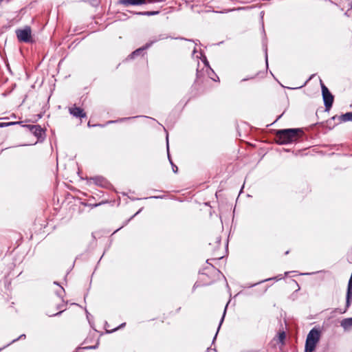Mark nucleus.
I'll use <instances>...</instances> for the list:
<instances>
[{
    "label": "nucleus",
    "instance_id": "obj_1",
    "mask_svg": "<svg viewBox=\"0 0 352 352\" xmlns=\"http://www.w3.org/2000/svg\"><path fill=\"white\" fill-rule=\"evenodd\" d=\"M302 133L300 129H286L275 132V141L278 144H288L296 141Z\"/></svg>",
    "mask_w": 352,
    "mask_h": 352
},
{
    "label": "nucleus",
    "instance_id": "obj_2",
    "mask_svg": "<svg viewBox=\"0 0 352 352\" xmlns=\"http://www.w3.org/2000/svg\"><path fill=\"white\" fill-rule=\"evenodd\" d=\"M320 332L316 328H313L308 333L305 342V352H313L317 343L320 340Z\"/></svg>",
    "mask_w": 352,
    "mask_h": 352
},
{
    "label": "nucleus",
    "instance_id": "obj_3",
    "mask_svg": "<svg viewBox=\"0 0 352 352\" xmlns=\"http://www.w3.org/2000/svg\"><path fill=\"white\" fill-rule=\"evenodd\" d=\"M320 85L322 89V95L324 101L325 110L329 111L331 108L334 100V97L330 92L329 89L324 85L322 81L320 80Z\"/></svg>",
    "mask_w": 352,
    "mask_h": 352
},
{
    "label": "nucleus",
    "instance_id": "obj_4",
    "mask_svg": "<svg viewBox=\"0 0 352 352\" xmlns=\"http://www.w3.org/2000/svg\"><path fill=\"white\" fill-rule=\"evenodd\" d=\"M167 38H168V36H166L163 34H160L157 36H155L152 40H151L149 42L146 43L143 47H140L139 49L133 52L129 56L130 58H133L135 56L140 55V54L142 52H144L145 50L149 48L155 43H156L159 41H161V40H164Z\"/></svg>",
    "mask_w": 352,
    "mask_h": 352
},
{
    "label": "nucleus",
    "instance_id": "obj_5",
    "mask_svg": "<svg viewBox=\"0 0 352 352\" xmlns=\"http://www.w3.org/2000/svg\"><path fill=\"white\" fill-rule=\"evenodd\" d=\"M16 35L20 42L29 43L31 41V28L25 26L23 29L16 30Z\"/></svg>",
    "mask_w": 352,
    "mask_h": 352
},
{
    "label": "nucleus",
    "instance_id": "obj_6",
    "mask_svg": "<svg viewBox=\"0 0 352 352\" xmlns=\"http://www.w3.org/2000/svg\"><path fill=\"white\" fill-rule=\"evenodd\" d=\"M32 134H34L38 139L43 138L45 132L40 125L27 124L24 125Z\"/></svg>",
    "mask_w": 352,
    "mask_h": 352
},
{
    "label": "nucleus",
    "instance_id": "obj_7",
    "mask_svg": "<svg viewBox=\"0 0 352 352\" xmlns=\"http://www.w3.org/2000/svg\"><path fill=\"white\" fill-rule=\"evenodd\" d=\"M69 111L71 115L76 118H82L86 117V113L84 112L83 109L80 107H71L69 108Z\"/></svg>",
    "mask_w": 352,
    "mask_h": 352
},
{
    "label": "nucleus",
    "instance_id": "obj_8",
    "mask_svg": "<svg viewBox=\"0 0 352 352\" xmlns=\"http://www.w3.org/2000/svg\"><path fill=\"white\" fill-rule=\"evenodd\" d=\"M333 120H337L340 123L352 121V111L347 112L340 116H335L332 118Z\"/></svg>",
    "mask_w": 352,
    "mask_h": 352
},
{
    "label": "nucleus",
    "instance_id": "obj_9",
    "mask_svg": "<svg viewBox=\"0 0 352 352\" xmlns=\"http://www.w3.org/2000/svg\"><path fill=\"white\" fill-rule=\"evenodd\" d=\"M147 1L146 0H120L119 3L121 5H124L125 6L132 5V6H138L146 3Z\"/></svg>",
    "mask_w": 352,
    "mask_h": 352
},
{
    "label": "nucleus",
    "instance_id": "obj_10",
    "mask_svg": "<svg viewBox=\"0 0 352 352\" xmlns=\"http://www.w3.org/2000/svg\"><path fill=\"white\" fill-rule=\"evenodd\" d=\"M340 326L344 329L345 331H348L352 329V318H348L343 319L340 322Z\"/></svg>",
    "mask_w": 352,
    "mask_h": 352
},
{
    "label": "nucleus",
    "instance_id": "obj_11",
    "mask_svg": "<svg viewBox=\"0 0 352 352\" xmlns=\"http://www.w3.org/2000/svg\"><path fill=\"white\" fill-rule=\"evenodd\" d=\"M139 116H133V117H126V118H119L116 120H109L106 123V125L113 124V123H118V122H123L124 121L132 120L138 118Z\"/></svg>",
    "mask_w": 352,
    "mask_h": 352
},
{
    "label": "nucleus",
    "instance_id": "obj_12",
    "mask_svg": "<svg viewBox=\"0 0 352 352\" xmlns=\"http://www.w3.org/2000/svg\"><path fill=\"white\" fill-rule=\"evenodd\" d=\"M135 14L138 15H142V16H154L160 14V11H145V12H133Z\"/></svg>",
    "mask_w": 352,
    "mask_h": 352
},
{
    "label": "nucleus",
    "instance_id": "obj_13",
    "mask_svg": "<svg viewBox=\"0 0 352 352\" xmlns=\"http://www.w3.org/2000/svg\"><path fill=\"white\" fill-rule=\"evenodd\" d=\"M166 148H167L168 160L170 161V163L172 165L173 171L174 173H177L178 170L177 166L173 163V162L170 160V155H169V145H168V135L166 136Z\"/></svg>",
    "mask_w": 352,
    "mask_h": 352
},
{
    "label": "nucleus",
    "instance_id": "obj_14",
    "mask_svg": "<svg viewBox=\"0 0 352 352\" xmlns=\"http://www.w3.org/2000/svg\"><path fill=\"white\" fill-rule=\"evenodd\" d=\"M54 283L59 286V289L55 292L56 294L60 298H63L65 294L64 288L60 286L59 284L56 281Z\"/></svg>",
    "mask_w": 352,
    "mask_h": 352
},
{
    "label": "nucleus",
    "instance_id": "obj_15",
    "mask_svg": "<svg viewBox=\"0 0 352 352\" xmlns=\"http://www.w3.org/2000/svg\"><path fill=\"white\" fill-rule=\"evenodd\" d=\"M282 278H283L282 275H278V276L273 277V278H266L265 280H261V281H259L257 283L252 285L250 287H253V286H255V285H256L258 284H260L261 283H264V282L269 281V280H280Z\"/></svg>",
    "mask_w": 352,
    "mask_h": 352
},
{
    "label": "nucleus",
    "instance_id": "obj_16",
    "mask_svg": "<svg viewBox=\"0 0 352 352\" xmlns=\"http://www.w3.org/2000/svg\"><path fill=\"white\" fill-rule=\"evenodd\" d=\"M95 183L98 185L102 186L104 180L102 177H96L94 179Z\"/></svg>",
    "mask_w": 352,
    "mask_h": 352
},
{
    "label": "nucleus",
    "instance_id": "obj_17",
    "mask_svg": "<svg viewBox=\"0 0 352 352\" xmlns=\"http://www.w3.org/2000/svg\"><path fill=\"white\" fill-rule=\"evenodd\" d=\"M226 308H225V309H224L223 315V316H222V318H221V321H220V322H219V327H218L217 331V333H216V334H215V336H214V340L216 338L217 335V333H218V331H219V329H220V327H221V324H222V322H223V321L224 316H225V314H226Z\"/></svg>",
    "mask_w": 352,
    "mask_h": 352
},
{
    "label": "nucleus",
    "instance_id": "obj_18",
    "mask_svg": "<svg viewBox=\"0 0 352 352\" xmlns=\"http://www.w3.org/2000/svg\"><path fill=\"white\" fill-rule=\"evenodd\" d=\"M15 124L14 122H1L0 128L4 127V126H10L11 124Z\"/></svg>",
    "mask_w": 352,
    "mask_h": 352
},
{
    "label": "nucleus",
    "instance_id": "obj_19",
    "mask_svg": "<svg viewBox=\"0 0 352 352\" xmlns=\"http://www.w3.org/2000/svg\"><path fill=\"white\" fill-rule=\"evenodd\" d=\"M25 337H26V336H25V334H21L19 338H16V339L13 340L12 342H16V341H18V340H21V339H25Z\"/></svg>",
    "mask_w": 352,
    "mask_h": 352
},
{
    "label": "nucleus",
    "instance_id": "obj_20",
    "mask_svg": "<svg viewBox=\"0 0 352 352\" xmlns=\"http://www.w3.org/2000/svg\"><path fill=\"white\" fill-rule=\"evenodd\" d=\"M166 0H148V3H158V2H163Z\"/></svg>",
    "mask_w": 352,
    "mask_h": 352
},
{
    "label": "nucleus",
    "instance_id": "obj_21",
    "mask_svg": "<svg viewBox=\"0 0 352 352\" xmlns=\"http://www.w3.org/2000/svg\"><path fill=\"white\" fill-rule=\"evenodd\" d=\"M163 197H164L163 196H151L149 198H151V199H162Z\"/></svg>",
    "mask_w": 352,
    "mask_h": 352
},
{
    "label": "nucleus",
    "instance_id": "obj_22",
    "mask_svg": "<svg viewBox=\"0 0 352 352\" xmlns=\"http://www.w3.org/2000/svg\"><path fill=\"white\" fill-rule=\"evenodd\" d=\"M220 242H221V237H220V236H217V237H216V241H215V243H216L217 245H219V244L220 243Z\"/></svg>",
    "mask_w": 352,
    "mask_h": 352
},
{
    "label": "nucleus",
    "instance_id": "obj_23",
    "mask_svg": "<svg viewBox=\"0 0 352 352\" xmlns=\"http://www.w3.org/2000/svg\"><path fill=\"white\" fill-rule=\"evenodd\" d=\"M63 311H64V310H62V311H59V312H58V313H56V314H50V315H49V316H58V315L60 314Z\"/></svg>",
    "mask_w": 352,
    "mask_h": 352
},
{
    "label": "nucleus",
    "instance_id": "obj_24",
    "mask_svg": "<svg viewBox=\"0 0 352 352\" xmlns=\"http://www.w3.org/2000/svg\"><path fill=\"white\" fill-rule=\"evenodd\" d=\"M285 333L283 332L280 335V340H283V339H285Z\"/></svg>",
    "mask_w": 352,
    "mask_h": 352
},
{
    "label": "nucleus",
    "instance_id": "obj_25",
    "mask_svg": "<svg viewBox=\"0 0 352 352\" xmlns=\"http://www.w3.org/2000/svg\"><path fill=\"white\" fill-rule=\"evenodd\" d=\"M125 324H126V323L121 324L118 328H116L115 329H113V331H116L118 329H120V328H122V327H124Z\"/></svg>",
    "mask_w": 352,
    "mask_h": 352
},
{
    "label": "nucleus",
    "instance_id": "obj_26",
    "mask_svg": "<svg viewBox=\"0 0 352 352\" xmlns=\"http://www.w3.org/2000/svg\"><path fill=\"white\" fill-rule=\"evenodd\" d=\"M265 61L267 66L268 65L267 50H265Z\"/></svg>",
    "mask_w": 352,
    "mask_h": 352
},
{
    "label": "nucleus",
    "instance_id": "obj_27",
    "mask_svg": "<svg viewBox=\"0 0 352 352\" xmlns=\"http://www.w3.org/2000/svg\"><path fill=\"white\" fill-rule=\"evenodd\" d=\"M204 63L205 65L208 66V62L206 60V57H204Z\"/></svg>",
    "mask_w": 352,
    "mask_h": 352
},
{
    "label": "nucleus",
    "instance_id": "obj_28",
    "mask_svg": "<svg viewBox=\"0 0 352 352\" xmlns=\"http://www.w3.org/2000/svg\"><path fill=\"white\" fill-rule=\"evenodd\" d=\"M350 12V10H348L344 13V14H345L346 16H349L351 15V14H350V12Z\"/></svg>",
    "mask_w": 352,
    "mask_h": 352
},
{
    "label": "nucleus",
    "instance_id": "obj_29",
    "mask_svg": "<svg viewBox=\"0 0 352 352\" xmlns=\"http://www.w3.org/2000/svg\"><path fill=\"white\" fill-rule=\"evenodd\" d=\"M349 6L350 7V9H352V0L350 1Z\"/></svg>",
    "mask_w": 352,
    "mask_h": 352
},
{
    "label": "nucleus",
    "instance_id": "obj_30",
    "mask_svg": "<svg viewBox=\"0 0 352 352\" xmlns=\"http://www.w3.org/2000/svg\"><path fill=\"white\" fill-rule=\"evenodd\" d=\"M88 126L91 127V126H96V125H91L90 122H89L88 124H87Z\"/></svg>",
    "mask_w": 352,
    "mask_h": 352
},
{
    "label": "nucleus",
    "instance_id": "obj_31",
    "mask_svg": "<svg viewBox=\"0 0 352 352\" xmlns=\"http://www.w3.org/2000/svg\"><path fill=\"white\" fill-rule=\"evenodd\" d=\"M141 210H142V209L139 210V211H138V212H136V213L133 216V217H135V215H137L138 214H139V212H140Z\"/></svg>",
    "mask_w": 352,
    "mask_h": 352
},
{
    "label": "nucleus",
    "instance_id": "obj_32",
    "mask_svg": "<svg viewBox=\"0 0 352 352\" xmlns=\"http://www.w3.org/2000/svg\"><path fill=\"white\" fill-rule=\"evenodd\" d=\"M233 10H234V9H230V10H228L226 11V12H230V11H233Z\"/></svg>",
    "mask_w": 352,
    "mask_h": 352
},
{
    "label": "nucleus",
    "instance_id": "obj_33",
    "mask_svg": "<svg viewBox=\"0 0 352 352\" xmlns=\"http://www.w3.org/2000/svg\"><path fill=\"white\" fill-rule=\"evenodd\" d=\"M86 313H87V318L89 319V313L87 312V311H86Z\"/></svg>",
    "mask_w": 352,
    "mask_h": 352
},
{
    "label": "nucleus",
    "instance_id": "obj_34",
    "mask_svg": "<svg viewBox=\"0 0 352 352\" xmlns=\"http://www.w3.org/2000/svg\"><path fill=\"white\" fill-rule=\"evenodd\" d=\"M61 307H62V305H58V307H57V308H58V309H60V308H61Z\"/></svg>",
    "mask_w": 352,
    "mask_h": 352
},
{
    "label": "nucleus",
    "instance_id": "obj_35",
    "mask_svg": "<svg viewBox=\"0 0 352 352\" xmlns=\"http://www.w3.org/2000/svg\"><path fill=\"white\" fill-rule=\"evenodd\" d=\"M88 348H89V349H95V348H96V346H89V347H88Z\"/></svg>",
    "mask_w": 352,
    "mask_h": 352
},
{
    "label": "nucleus",
    "instance_id": "obj_36",
    "mask_svg": "<svg viewBox=\"0 0 352 352\" xmlns=\"http://www.w3.org/2000/svg\"><path fill=\"white\" fill-rule=\"evenodd\" d=\"M289 273V272H286L285 273V276H287Z\"/></svg>",
    "mask_w": 352,
    "mask_h": 352
},
{
    "label": "nucleus",
    "instance_id": "obj_37",
    "mask_svg": "<svg viewBox=\"0 0 352 352\" xmlns=\"http://www.w3.org/2000/svg\"><path fill=\"white\" fill-rule=\"evenodd\" d=\"M248 79V78H244V79H243V80H242V81H245V80H247Z\"/></svg>",
    "mask_w": 352,
    "mask_h": 352
},
{
    "label": "nucleus",
    "instance_id": "obj_38",
    "mask_svg": "<svg viewBox=\"0 0 352 352\" xmlns=\"http://www.w3.org/2000/svg\"><path fill=\"white\" fill-rule=\"evenodd\" d=\"M196 52V50L195 49L193 50V54H195Z\"/></svg>",
    "mask_w": 352,
    "mask_h": 352
}]
</instances>
